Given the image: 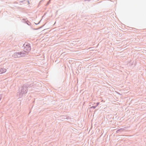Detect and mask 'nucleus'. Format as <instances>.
I'll return each instance as SVG.
<instances>
[{
	"label": "nucleus",
	"instance_id": "obj_2",
	"mask_svg": "<svg viewBox=\"0 0 146 146\" xmlns=\"http://www.w3.org/2000/svg\"><path fill=\"white\" fill-rule=\"evenodd\" d=\"M31 47L29 44L26 45L24 48V51L25 52V54H26L27 52L31 50Z\"/></svg>",
	"mask_w": 146,
	"mask_h": 146
},
{
	"label": "nucleus",
	"instance_id": "obj_1",
	"mask_svg": "<svg viewBox=\"0 0 146 146\" xmlns=\"http://www.w3.org/2000/svg\"><path fill=\"white\" fill-rule=\"evenodd\" d=\"M24 54L25 53L23 52L20 53H15L14 54L13 56L15 58L20 57L21 56H24Z\"/></svg>",
	"mask_w": 146,
	"mask_h": 146
},
{
	"label": "nucleus",
	"instance_id": "obj_3",
	"mask_svg": "<svg viewBox=\"0 0 146 146\" xmlns=\"http://www.w3.org/2000/svg\"><path fill=\"white\" fill-rule=\"evenodd\" d=\"M6 71L5 69L1 68L0 69V74H2L5 72Z\"/></svg>",
	"mask_w": 146,
	"mask_h": 146
},
{
	"label": "nucleus",
	"instance_id": "obj_4",
	"mask_svg": "<svg viewBox=\"0 0 146 146\" xmlns=\"http://www.w3.org/2000/svg\"><path fill=\"white\" fill-rule=\"evenodd\" d=\"M92 108H95V107L94 106H93V107H92Z\"/></svg>",
	"mask_w": 146,
	"mask_h": 146
}]
</instances>
